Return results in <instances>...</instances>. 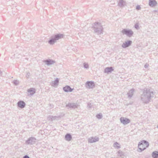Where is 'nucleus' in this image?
<instances>
[{
  "mask_svg": "<svg viewBox=\"0 0 158 158\" xmlns=\"http://www.w3.org/2000/svg\"><path fill=\"white\" fill-rule=\"evenodd\" d=\"M103 28L101 24L98 22L95 23L93 27V32L96 33L97 35H99L103 33Z\"/></svg>",
  "mask_w": 158,
  "mask_h": 158,
  "instance_id": "1",
  "label": "nucleus"
},
{
  "mask_svg": "<svg viewBox=\"0 0 158 158\" xmlns=\"http://www.w3.org/2000/svg\"><path fill=\"white\" fill-rule=\"evenodd\" d=\"M149 145V144L148 142L143 140L139 142L138 148L141 151H142L148 147Z\"/></svg>",
  "mask_w": 158,
  "mask_h": 158,
  "instance_id": "2",
  "label": "nucleus"
},
{
  "mask_svg": "<svg viewBox=\"0 0 158 158\" xmlns=\"http://www.w3.org/2000/svg\"><path fill=\"white\" fill-rule=\"evenodd\" d=\"M123 35H126L129 37H131L133 34V32L131 29H123L121 31Z\"/></svg>",
  "mask_w": 158,
  "mask_h": 158,
  "instance_id": "3",
  "label": "nucleus"
},
{
  "mask_svg": "<svg viewBox=\"0 0 158 158\" xmlns=\"http://www.w3.org/2000/svg\"><path fill=\"white\" fill-rule=\"evenodd\" d=\"M132 43V41L131 40H127L123 43L122 45V47L123 48H126L131 45Z\"/></svg>",
  "mask_w": 158,
  "mask_h": 158,
  "instance_id": "4",
  "label": "nucleus"
},
{
  "mask_svg": "<svg viewBox=\"0 0 158 158\" xmlns=\"http://www.w3.org/2000/svg\"><path fill=\"white\" fill-rule=\"evenodd\" d=\"M126 2L123 0H119L118 5L121 8L124 7L126 5Z\"/></svg>",
  "mask_w": 158,
  "mask_h": 158,
  "instance_id": "5",
  "label": "nucleus"
},
{
  "mask_svg": "<svg viewBox=\"0 0 158 158\" xmlns=\"http://www.w3.org/2000/svg\"><path fill=\"white\" fill-rule=\"evenodd\" d=\"M120 120L121 122L125 124L129 123L130 122V120L129 119L123 117L121 118Z\"/></svg>",
  "mask_w": 158,
  "mask_h": 158,
  "instance_id": "6",
  "label": "nucleus"
},
{
  "mask_svg": "<svg viewBox=\"0 0 158 158\" xmlns=\"http://www.w3.org/2000/svg\"><path fill=\"white\" fill-rule=\"evenodd\" d=\"M64 35L63 34H58L55 35L53 37L54 38L56 41L60 39L63 38Z\"/></svg>",
  "mask_w": 158,
  "mask_h": 158,
  "instance_id": "7",
  "label": "nucleus"
},
{
  "mask_svg": "<svg viewBox=\"0 0 158 158\" xmlns=\"http://www.w3.org/2000/svg\"><path fill=\"white\" fill-rule=\"evenodd\" d=\"M157 4V2L155 0H149V4L151 6H155Z\"/></svg>",
  "mask_w": 158,
  "mask_h": 158,
  "instance_id": "8",
  "label": "nucleus"
},
{
  "mask_svg": "<svg viewBox=\"0 0 158 158\" xmlns=\"http://www.w3.org/2000/svg\"><path fill=\"white\" fill-rule=\"evenodd\" d=\"M64 90L66 92H71L72 91L73 89H72L69 86H66L63 88Z\"/></svg>",
  "mask_w": 158,
  "mask_h": 158,
  "instance_id": "9",
  "label": "nucleus"
},
{
  "mask_svg": "<svg viewBox=\"0 0 158 158\" xmlns=\"http://www.w3.org/2000/svg\"><path fill=\"white\" fill-rule=\"evenodd\" d=\"M56 42V41L55 39L53 36L48 41V43L51 44L53 45Z\"/></svg>",
  "mask_w": 158,
  "mask_h": 158,
  "instance_id": "10",
  "label": "nucleus"
},
{
  "mask_svg": "<svg viewBox=\"0 0 158 158\" xmlns=\"http://www.w3.org/2000/svg\"><path fill=\"white\" fill-rule=\"evenodd\" d=\"M87 86L89 88H93L94 86V84L93 82L89 81L86 83Z\"/></svg>",
  "mask_w": 158,
  "mask_h": 158,
  "instance_id": "11",
  "label": "nucleus"
},
{
  "mask_svg": "<svg viewBox=\"0 0 158 158\" xmlns=\"http://www.w3.org/2000/svg\"><path fill=\"white\" fill-rule=\"evenodd\" d=\"M19 106L21 108H23L25 105V104L23 102L20 101L18 103Z\"/></svg>",
  "mask_w": 158,
  "mask_h": 158,
  "instance_id": "12",
  "label": "nucleus"
},
{
  "mask_svg": "<svg viewBox=\"0 0 158 158\" xmlns=\"http://www.w3.org/2000/svg\"><path fill=\"white\" fill-rule=\"evenodd\" d=\"M113 69H112V68H106L105 70V72L106 73H108L110 72H111L112 71Z\"/></svg>",
  "mask_w": 158,
  "mask_h": 158,
  "instance_id": "13",
  "label": "nucleus"
},
{
  "mask_svg": "<svg viewBox=\"0 0 158 158\" xmlns=\"http://www.w3.org/2000/svg\"><path fill=\"white\" fill-rule=\"evenodd\" d=\"M152 156L154 158H157L158 157V152H154L152 153Z\"/></svg>",
  "mask_w": 158,
  "mask_h": 158,
  "instance_id": "14",
  "label": "nucleus"
},
{
  "mask_svg": "<svg viewBox=\"0 0 158 158\" xmlns=\"http://www.w3.org/2000/svg\"><path fill=\"white\" fill-rule=\"evenodd\" d=\"M66 139L68 141H70L72 139L71 135L69 134H67L65 136Z\"/></svg>",
  "mask_w": 158,
  "mask_h": 158,
  "instance_id": "15",
  "label": "nucleus"
},
{
  "mask_svg": "<svg viewBox=\"0 0 158 158\" xmlns=\"http://www.w3.org/2000/svg\"><path fill=\"white\" fill-rule=\"evenodd\" d=\"M46 64L48 65L52 64L54 63V61H52L51 60H47L45 61Z\"/></svg>",
  "mask_w": 158,
  "mask_h": 158,
  "instance_id": "16",
  "label": "nucleus"
},
{
  "mask_svg": "<svg viewBox=\"0 0 158 158\" xmlns=\"http://www.w3.org/2000/svg\"><path fill=\"white\" fill-rule=\"evenodd\" d=\"M114 147L116 148H120V146L119 144L118 143H115L114 144Z\"/></svg>",
  "mask_w": 158,
  "mask_h": 158,
  "instance_id": "17",
  "label": "nucleus"
},
{
  "mask_svg": "<svg viewBox=\"0 0 158 158\" xmlns=\"http://www.w3.org/2000/svg\"><path fill=\"white\" fill-rule=\"evenodd\" d=\"M135 27L137 29H138L139 28V25L137 23L135 24Z\"/></svg>",
  "mask_w": 158,
  "mask_h": 158,
  "instance_id": "18",
  "label": "nucleus"
},
{
  "mask_svg": "<svg viewBox=\"0 0 158 158\" xmlns=\"http://www.w3.org/2000/svg\"><path fill=\"white\" fill-rule=\"evenodd\" d=\"M140 8H141L140 6H139V5H138L136 6V9L137 10H139L140 9Z\"/></svg>",
  "mask_w": 158,
  "mask_h": 158,
  "instance_id": "19",
  "label": "nucleus"
},
{
  "mask_svg": "<svg viewBox=\"0 0 158 158\" xmlns=\"http://www.w3.org/2000/svg\"><path fill=\"white\" fill-rule=\"evenodd\" d=\"M23 158H29V157L27 156H25Z\"/></svg>",
  "mask_w": 158,
  "mask_h": 158,
  "instance_id": "20",
  "label": "nucleus"
},
{
  "mask_svg": "<svg viewBox=\"0 0 158 158\" xmlns=\"http://www.w3.org/2000/svg\"><path fill=\"white\" fill-rule=\"evenodd\" d=\"M97 117H98V118H100V115H97Z\"/></svg>",
  "mask_w": 158,
  "mask_h": 158,
  "instance_id": "21",
  "label": "nucleus"
},
{
  "mask_svg": "<svg viewBox=\"0 0 158 158\" xmlns=\"http://www.w3.org/2000/svg\"><path fill=\"white\" fill-rule=\"evenodd\" d=\"M88 66L87 65H86V66H85V67L86 68H87V67Z\"/></svg>",
  "mask_w": 158,
  "mask_h": 158,
  "instance_id": "22",
  "label": "nucleus"
},
{
  "mask_svg": "<svg viewBox=\"0 0 158 158\" xmlns=\"http://www.w3.org/2000/svg\"><path fill=\"white\" fill-rule=\"evenodd\" d=\"M19 48L18 47L16 48Z\"/></svg>",
  "mask_w": 158,
  "mask_h": 158,
  "instance_id": "23",
  "label": "nucleus"
}]
</instances>
